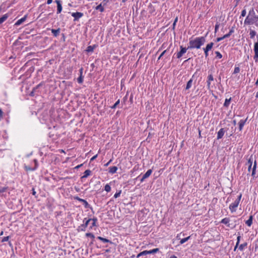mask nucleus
Returning <instances> with one entry per match:
<instances>
[{
	"instance_id": "nucleus-31",
	"label": "nucleus",
	"mask_w": 258,
	"mask_h": 258,
	"mask_svg": "<svg viewBox=\"0 0 258 258\" xmlns=\"http://www.w3.org/2000/svg\"><path fill=\"white\" fill-rule=\"evenodd\" d=\"M213 45H214V43L213 42H210V43L207 44L206 45V47H205V48H207L208 49H209V50L210 51L212 49V48H213Z\"/></svg>"
},
{
	"instance_id": "nucleus-14",
	"label": "nucleus",
	"mask_w": 258,
	"mask_h": 258,
	"mask_svg": "<svg viewBox=\"0 0 258 258\" xmlns=\"http://www.w3.org/2000/svg\"><path fill=\"white\" fill-rule=\"evenodd\" d=\"M256 168V160L254 159V163H253V167L252 168V172H251V176H252L253 179H254L256 177L255 176Z\"/></svg>"
},
{
	"instance_id": "nucleus-42",
	"label": "nucleus",
	"mask_w": 258,
	"mask_h": 258,
	"mask_svg": "<svg viewBox=\"0 0 258 258\" xmlns=\"http://www.w3.org/2000/svg\"><path fill=\"white\" fill-rule=\"evenodd\" d=\"M86 237H91V238H92L93 239L95 238L94 235L93 233H86Z\"/></svg>"
},
{
	"instance_id": "nucleus-19",
	"label": "nucleus",
	"mask_w": 258,
	"mask_h": 258,
	"mask_svg": "<svg viewBox=\"0 0 258 258\" xmlns=\"http://www.w3.org/2000/svg\"><path fill=\"white\" fill-rule=\"evenodd\" d=\"M247 118H246L245 120L241 119L239 121L238 124H239V130L240 131H241L242 130L243 127L244 125V124L247 120Z\"/></svg>"
},
{
	"instance_id": "nucleus-52",
	"label": "nucleus",
	"mask_w": 258,
	"mask_h": 258,
	"mask_svg": "<svg viewBox=\"0 0 258 258\" xmlns=\"http://www.w3.org/2000/svg\"><path fill=\"white\" fill-rule=\"evenodd\" d=\"M254 59L255 61H257L258 59V53L254 52Z\"/></svg>"
},
{
	"instance_id": "nucleus-38",
	"label": "nucleus",
	"mask_w": 258,
	"mask_h": 258,
	"mask_svg": "<svg viewBox=\"0 0 258 258\" xmlns=\"http://www.w3.org/2000/svg\"><path fill=\"white\" fill-rule=\"evenodd\" d=\"M215 53L216 55V57L217 58L220 59L222 57V55L221 54V53L220 52L216 51H215Z\"/></svg>"
},
{
	"instance_id": "nucleus-62",
	"label": "nucleus",
	"mask_w": 258,
	"mask_h": 258,
	"mask_svg": "<svg viewBox=\"0 0 258 258\" xmlns=\"http://www.w3.org/2000/svg\"><path fill=\"white\" fill-rule=\"evenodd\" d=\"M175 26H176V24H175V23H173V25H172V29L173 30H175Z\"/></svg>"
},
{
	"instance_id": "nucleus-43",
	"label": "nucleus",
	"mask_w": 258,
	"mask_h": 258,
	"mask_svg": "<svg viewBox=\"0 0 258 258\" xmlns=\"http://www.w3.org/2000/svg\"><path fill=\"white\" fill-rule=\"evenodd\" d=\"M240 72V68L238 67H235L234 68L233 74H237Z\"/></svg>"
},
{
	"instance_id": "nucleus-57",
	"label": "nucleus",
	"mask_w": 258,
	"mask_h": 258,
	"mask_svg": "<svg viewBox=\"0 0 258 258\" xmlns=\"http://www.w3.org/2000/svg\"><path fill=\"white\" fill-rule=\"evenodd\" d=\"M3 111L2 109L0 108V120L3 118Z\"/></svg>"
},
{
	"instance_id": "nucleus-49",
	"label": "nucleus",
	"mask_w": 258,
	"mask_h": 258,
	"mask_svg": "<svg viewBox=\"0 0 258 258\" xmlns=\"http://www.w3.org/2000/svg\"><path fill=\"white\" fill-rule=\"evenodd\" d=\"M167 49L165 50L164 51H163L159 56L158 60H159L164 55V54L167 52Z\"/></svg>"
},
{
	"instance_id": "nucleus-61",
	"label": "nucleus",
	"mask_w": 258,
	"mask_h": 258,
	"mask_svg": "<svg viewBox=\"0 0 258 258\" xmlns=\"http://www.w3.org/2000/svg\"><path fill=\"white\" fill-rule=\"evenodd\" d=\"M83 164H80V165H77V166L75 167V168H76V169H78V168H80L81 167H82V166H83Z\"/></svg>"
},
{
	"instance_id": "nucleus-55",
	"label": "nucleus",
	"mask_w": 258,
	"mask_h": 258,
	"mask_svg": "<svg viewBox=\"0 0 258 258\" xmlns=\"http://www.w3.org/2000/svg\"><path fill=\"white\" fill-rule=\"evenodd\" d=\"M61 35H62L61 40H62V41H63V42H64V41H66V36H65V35H64V34L62 33V34H61Z\"/></svg>"
},
{
	"instance_id": "nucleus-46",
	"label": "nucleus",
	"mask_w": 258,
	"mask_h": 258,
	"mask_svg": "<svg viewBox=\"0 0 258 258\" xmlns=\"http://www.w3.org/2000/svg\"><path fill=\"white\" fill-rule=\"evenodd\" d=\"M246 10L245 9L243 10L241 12V15L240 16V18L241 17H244L246 15Z\"/></svg>"
},
{
	"instance_id": "nucleus-8",
	"label": "nucleus",
	"mask_w": 258,
	"mask_h": 258,
	"mask_svg": "<svg viewBox=\"0 0 258 258\" xmlns=\"http://www.w3.org/2000/svg\"><path fill=\"white\" fill-rule=\"evenodd\" d=\"M229 221L230 220L228 218H225L221 220V223L226 225L227 226L231 229L234 228L236 227V224H234L233 226H231L230 223H229Z\"/></svg>"
},
{
	"instance_id": "nucleus-17",
	"label": "nucleus",
	"mask_w": 258,
	"mask_h": 258,
	"mask_svg": "<svg viewBox=\"0 0 258 258\" xmlns=\"http://www.w3.org/2000/svg\"><path fill=\"white\" fill-rule=\"evenodd\" d=\"M27 17V15H25L23 18H22L21 19L18 20L16 22V23L15 24V25L19 26V25L22 24L25 21V20H26Z\"/></svg>"
},
{
	"instance_id": "nucleus-18",
	"label": "nucleus",
	"mask_w": 258,
	"mask_h": 258,
	"mask_svg": "<svg viewBox=\"0 0 258 258\" xmlns=\"http://www.w3.org/2000/svg\"><path fill=\"white\" fill-rule=\"evenodd\" d=\"M91 173H92V171L89 169H87V170H85V172H84L83 176H82L81 177V178L82 179L83 178H87L89 176H90L91 175Z\"/></svg>"
},
{
	"instance_id": "nucleus-1",
	"label": "nucleus",
	"mask_w": 258,
	"mask_h": 258,
	"mask_svg": "<svg viewBox=\"0 0 258 258\" xmlns=\"http://www.w3.org/2000/svg\"><path fill=\"white\" fill-rule=\"evenodd\" d=\"M207 34L208 33L206 34L205 36L196 37L195 39L192 40L189 39L188 43L189 45L187 46V48H201V47L206 42V36Z\"/></svg>"
},
{
	"instance_id": "nucleus-45",
	"label": "nucleus",
	"mask_w": 258,
	"mask_h": 258,
	"mask_svg": "<svg viewBox=\"0 0 258 258\" xmlns=\"http://www.w3.org/2000/svg\"><path fill=\"white\" fill-rule=\"evenodd\" d=\"M7 189L8 187L7 186L0 187V192H4L7 191Z\"/></svg>"
},
{
	"instance_id": "nucleus-3",
	"label": "nucleus",
	"mask_w": 258,
	"mask_h": 258,
	"mask_svg": "<svg viewBox=\"0 0 258 258\" xmlns=\"http://www.w3.org/2000/svg\"><path fill=\"white\" fill-rule=\"evenodd\" d=\"M159 251V249L158 248L153 249L150 250H144L141 252H140L137 255V258H139L140 257L144 255H146L148 254H154Z\"/></svg>"
},
{
	"instance_id": "nucleus-11",
	"label": "nucleus",
	"mask_w": 258,
	"mask_h": 258,
	"mask_svg": "<svg viewBox=\"0 0 258 258\" xmlns=\"http://www.w3.org/2000/svg\"><path fill=\"white\" fill-rule=\"evenodd\" d=\"M54 2L57 4V14H59L61 13L62 9L61 1L60 0H55Z\"/></svg>"
},
{
	"instance_id": "nucleus-50",
	"label": "nucleus",
	"mask_w": 258,
	"mask_h": 258,
	"mask_svg": "<svg viewBox=\"0 0 258 258\" xmlns=\"http://www.w3.org/2000/svg\"><path fill=\"white\" fill-rule=\"evenodd\" d=\"M9 238H10V236H6V237H4L2 240V242H6V241H7L9 240Z\"/></svg>"
},
{
	"instance_id": "nucleus-10",
	"label": "nucleus",
	"mask_w": 258,
	"mask_h": 258,
	"mask_svg": "<svg viewBox=\"0 0 258 258\" xmlns=\"http://www.w3.org/2000/svg\"><path fill=\"white\" fill-rule=\"evenodd\" d=\"M152 173V169H149L142 176V177L140 179L141 182H143L144 180L148 177H149Z\"/></svg>"
},
{
	"instance_id": "nucleus-54",
	"label": "nucleus",
	"mask_w": 258,
	"mask_h": 258,
	"mask_svg": "<svg viewBox=\"0 0 258 258\" xmlns=\"http://www.w3.org/2000/svg\"><path fill=\"white\" fill-rule=\"evenodd\" d=\"M240 238H241V236H237V242H236V245H239V242H240Z\"/></svg>"
},
{
	"instance_id": "nucleus-22",
	"label": "nucleus",
	"mask_w": 258,
	"mask_h": 258,
	"mask_svg": "<svg viewBox=\"0 0 258 258\" xmlns=\"http://www.w3.org/2000/svg\"><path fill=\"white\" fill-rule=\"evenodd\" d=\"M117 170V167L116 166H111L108 168V172L110 173L114 174L115 173Z\"/></svg>"
},
{
	"instance_id": "nucleus-6",
	"label": "nucleus",
	"mask_w": 258,
	"mask_h": 258,
	"mask_svg": "<svg viewBox=\"0 0 258 258\" xmlns=\"http://www.w3.org/2000/svg\"><path fill=\"white\" fill-rule=\"evenodd\" d=\"M239 204V202L235 200L233 203L230 205L229 209L231 213L236 212V208H237Z\"/></svg>"
},
{
	"instance_id": "nucleus-39",
	"label": "nucleus",
	"mask_w": 258,
	"mask_h": 258,
	"mask_svg": "<svg viewBox=\"0 0 258 258\" xmlns=\"http://www.w3.org/2000/svg\"><path fill=\"white\" fill-rule=\"evenodd\" d=\"M44 84V83L43 82L39 83L38 85H37L35 87L33 88V91H36L37 89H38L39 87L42 86Z\"/></svg>"
},
{
	"instance_id": "nucleus-30",
	"label": "nucleus",
	"mask_w": 258,
	"mask_h": 258,
	"mask_svg": "<svg viewBox=\"0 0 258 258\" xmlns=\"http://www.w3.org/2000/svg\"><path fill=\"white\" fill-rule=\"evenodd\" d=\"M249 35H250V38L252 39L255 36L256 32L254 30L250 29V32H249Z\"/></svg>"
},
{
	"instance_id": "nucleus-37",
	"label": "nucleus",
	"mask_w": 258,
	"mask_h": 258,
	"mask_svg": "<svg viewBox=\"0 0 258 258\" xmlns=\"http://www.w3.org/2000/svg\"><path fill=\"white\" fill-rule=\"evenodd\" d=\"M204 51V53H205V57L207 58L208 56H209V51H210L209 49H208L207 48H203Z\"/></svg>"
},
{
	"instance_id": "nucleus-34",
	"label": "nucleus",
	"mask_w": 258,
	"mask_h": 258,
	"mask_svg": "<svg viewBox=\"0 0 258 258\" xmlns=\"http://www.w3.org/2000/svg\"><path fill=\"white\" fill-rule=\"evenodd\" d=\"M254 52L258 53V40L254 44Z\"/></svg>"
},
{
	"instance_id": "nucleus-40",
	"label": "nucleus",
	"mask_w": 258,
	"mask_h": 258,
	"mask_svg": "<svg viewBox=\"0 0 258 258\" xmlns=\"http://www.w3.org/2000/svg\"><path fill=\"white\" fill-rule=\"evenodd\" d=\"M219 26L220 23L219 22H217L215 26V33H216V32L218 31Z\"/></svg>"
},
{
	"instance_id": "nucleus-44",
	"label": "nucleus",
	"mask_w": 258,
	"mask_h": 258,
	"mask_svg": "<svg viewBox=\"0 0 258 258\" xmlns=\"http://www.w3.org/2000/svg\"><path fill=\"white\" fill-rule=\"evenodd\" d=\"M120 100L118 99L115 103L111 107V108L114 109L116 107V106L119 104Z\"/></svg>"
},
{
	"instance_id": "nucleus-23",
	"label": "nucleus",
	"mask_w": 258,
	"mask_h": 258,
	"mask_svg": "<svg viewBox=\"0 0 258 258\" xmlns=\"http://www.w3.org/2000/svg\"><path fill=\"white\" fill-rule=\"evenodd\" d=\"M253 216L250 215L249 219L245 221V224L249 227L251 226L252 224Z\"/></svg>"
},
{
	"instance_id": "nucleus-26",
	"label": "nucleus",
	"mask_w": 258,
	"mask_h": 258,
	"mask_svg": "<svg viewBox=\"0 0 258 258\" xmlns=\"http://www.w3.org/2000/svg\"><path fill=\"white\" fill-rule=\"evenodd\" d=\"M93 221V222L92 223V225L90 227V229H92L93 227L94 226H97L96 225V222L97 221V219L96 217H93L92 219H91Z\"/></svg>"
},
{
	"instance_id": "nucleus-33",
	"label": "nucleus",
	"mask_w": 258,
	"mask_h": 258,
	"mask_svg": "<svg viewBox=\"0 0 258 258\" xmlns=\"http://www.w3.org/2000/svg\"><path fill=\"white\" fill-rule=\"evenodd\" d=\"M190 238V236H189L187 237H185V238H182L180 240V244H183L184 243H185V242H186L188 239H189Z\"/></svg>"
},
{
	"instance_id": "nucleus-28",
	"label": "nucleus",
	"mask_w": 258,
	"mask_h": 258,
	"mask_svg": "<svg viewBox=\"0 0 258 258\" xmlns=\"http://www.w3.org/2000/svg\"><path fill=\"white\" fill-rule=\"evenodd\" d=\"M103 7L104 6L101 4H100L95 8V9L96 10L100 11L101 12H103L104 11V9Z\"/></svg>"
},
{
	"instance_id": "nucleus-2",
	"label": "nucleus",
	"mask_w": 258,
	"mask_h": 258,
	"mask_svg": "<svg viewBox=\"0 0 258 258\" xmlns=\"http://www.w3.org/2000/svg\"><path fill=\"white\" fill-rule=\"evenodd\" d=\"M244 23L245 25L255 24L256 26L258 27V16L255 15L253 8L251 9L249 11Z\"/></svg>"
},
{
	"instance_id": "nucleus-51",
	"label": "nucleus",
	"mask_w": 258,
	"mask_h": 258,
	"mask_svg": "<svg viewBox=\"0 0 258 258\" xmlns=\"http://www.w3.org/2000/svg\"><path fill=\"white\" fill-rule=\"evenodd\" d=\"M109 2V0H103L101 3L103 6H105Z\"/></svg>"
},
{
	"instance_id": "nucleus-58",
	"label": "nucleus",
	"mask_w": 258,
	"mask_h": 258,
	"mask_svg": "<svg viewBox=\"0 0 258 258\" xmlns=\"http://www.w3.org/2000/svg\"><path fill=\"white\" fill-rule=\"evenodd\" d=\"M112 159H110L107 163L104 164V166L107 167L112 162Z\"/></svg>"
},
{
	"instance_id": "nucleus-47",
	"label": "nucleus",
	"mask_w": 258,
	"mask_h": 258,
	"mask_svg": "<svg viewBox=\"0 0 258 258\" xmlns=\"http://www.w3.org/2000/svg\"><path fill=\"white\" fill-rule=\"evenodd\" d=\"M225 38H226V37H225V35H224L223 36L221 37H218L216 40V42H219L222 40H223Z\"/></svg>"
},
{
	"instance_id": "nucleus-59",
	"label": "nucleus",
	"mask_w": 258,
	"mask_h": 258,
	"mask_svg": "<svg viewBox=\"0 0 258 258\" xmlns=\"http://www.w3.org/2000/svg\"><path fill=\"white\" fill-rule=\"evenodd\" d=\"M83 68L82 67L79 70L80 75H83Z\"/></svg>"
},
{
	"instance_id": "nucleus-25",
	"label": "nucleus",
	"mask_w": 258,
	"mask_h": 258,
	"mask_svg": "<svg viewBox=\"0 0 258 258\" xmlns=\"http://www.w3.org/2000/svg\"><path fill=\"white\" fill-rule=\"evenodd\" d=\"M231 100V98L230 97L229 99H226L225 100V102L223 104L224 107H228L229 106V104L230 103Z\"/></svg>"
},
{
	"instance_id": "nucleus-41",
	"label": "nucleus",
	"mask_w": 258,
	"mask_h": 258,
	"mask_svg": "<svg viewBox=\"0 0 258 258\" xmlns=\"http://www.w3.org/2000/svg\"><path fill=\"white\" fill-rule=\"evenodd\" d=\"M121 193V190H120L118 192H116L114 195V198L115 199L118 198L120 196Z\"/></svg>"
},
{
	"instance_id": "nucleus-60",
	"label": "nucleus",
	"mask_w": 258,
	"mask_h": 258,
	"mask_svg": "<svg viewBox=\"0 0 258 258\" xmlns=\"http://www.w3.org/2000/svg\"><path fill=\"white\" fill-rule=\"evenodd\" d=\"M97 157V154L94 155L93 157H92L91 159H90V161H93L94 160H95Z\"/></svg>"
},
{
	"instance_id": "nucleus-9",
	"label": "nucleus",
	"mask_w": 258,
	"mask_h": 258,
	"mask_svg": "<svg viewBox=\"0 0 258 258\" xmlns=\"http://www.w3.org/2000/svg\"><path fill=\"white\" fill-rule=\"evenodd\" d=\"M72 16L74 18V21H78L80 18L83 17V13L81 12L72 13Z\"/></svg>"
},
{
	"instance_id": "nucleus-64",
	"label": "nucleus",
	"mask_w": 258,
	"mask_h": 258,
	"mask_svg": "<svg viewBox=\"0 0 258 258\" xmlns=\"http://www.w3.org/2000/svg\"><path fill=\"white\" fill-rule=\"evenodd\" d=\"M170 258H177L176 256L173 255L170 257Z\"/></svg>"
},
{
	"instance_id": "nucleus-24",
	"label": "nucleus",
	"mask_w": 258,
	"mask_h": 258,
	"mask_svg": "<svg viewBox=\"0 0 258 258\" xmlns=\"http://www.w3.org/2000/svg\"><path fill=\"white\" fill-rule=\"evenodd\" d=\"M9 15L8 14H6L4 15L2 17L0 18V24H2L4 22H5L9 17Z\"/></svg>"
},
{
	"instance_id": "nucleus-5",
	"label": "nucleus",
	"mask_w": 258,
	"mask_h": 258,
	"mask_svg": "<svg viewBox=\"0 0 258 258\" xmlns=\"http://www.w3.org/2000/svg\"><path fill=\"white\" fill-rule=\"evenodd\" d=\"M74 199L76 200L83 204L85 208H90L92 211L93 210L92 207L88 204V203L85 200L81 199L78 196L74 197Z\"/></svg>"
},
{
	"instance_id": "nucleus-27",
	"label": "nucleus",
	"mask_w": 258,
	"mask_h": 258,
	"mask_svg": "<svg viewBox=\"0 0 258 258\" xmlns=\"http://www.w3.org/2000/svg\"><path fill=\"white\" fill-rule=\"evenodd\" d=\"M234 27H232L231 29L230 30L229 32H228V33L224 35H225V37H226V38H228L231 35L234 33Z\"/></svg>"
},
{
	"instance_id": "nucleus-56",
	"label": "nucleus",
	"mask_w": 258,
	"mask_h": 258,
	"mask_svg": "<svg viewBox=\"0 0 258 258\" xmlns=\"http://www.w3.org/2000/svg\"><path fill=\"white\" fill-rule=\"evenodd\" d=\"M32 195H33V196H35V197L36 198V197H37L36 196V191H35V190L34 188H32Z\"/></svg>"
},
{
	"instance_id": "nucleus-20",
	"label": "nucleus",
	"mask_w": 258,
	"mask_h": 258,
	"mask_svg": "<svg viewBox=\"0 0 258 258\" xmlns=\"http://www.w3.org/2000/svg\"><path fill=\"white\" fill-rule=\"evenodd\" d=\"M51 31L53 36L54 37H57L60 33V29L59 28H58L57 29H52Z\"/></svg>"
},
{
	"instance_id": "nucleus-29",
	"label": "nucleus",
	"mask_w": 258,
	"mask_h": 258,
	"mask_svg": "<svg viewBox=\"0 0 258 258\" xmlns=\"http://www.w3.org/2000/svg\"><path fill=\"white\" fill-rule=\"evenodd\" d=\"M192 83V79L191 78L187 82L186 87H185V90H188L191 87Z\"/></svg>"
},
{
	"instance_id": "nucleus-48",
	"label": "nucleus",
	"mask_w": 258,
	"mask_h": 258,
	"mask_svg": "<svg viewBox=\"0 0 258 258\" xmlns=\"http://www.w3.org/2000/svg\"><path fill=\"white\" fill-rule=\"evenodd\" d=\"M25 169L26 171H32V170H34L35 169V168H32L30 167L27 166H25Z\"/></svg>"
},
{
	"instance_id": "nucleus-35",
	"label": "nucleus",
	"mask_w": 258,
	"mask_h": 258,
	"mask_svg": "<svg viewBox=\"0 0 258 258\" xmlns=\"http://www.w3.org/2000/svg\"><path fill=\"white\" fill-rule=\"evenodd\" d=\"M84 76L83 75H80L79 78L77 79L78 83L82 84L83 82Z\"/></svg>"
},
{
	"instance_id": "nucleus-21",
	"label": "nucleus",
	"mask_w": 258,
	"mask_h": 258,
	"mask_svg": "<svg viewBox=\"0 0 258 258\" xmlns=\"http://www.w3.org/2000/svg\"><path fill=\"white\" fill-rule=\"evenodd\" d=\"M97 238L100 241H102L103 243H110L111 244L112 243V241H111L110 240L102 237L101 236H98Z\"/></svg>"
},
{
	"instance_id": "nucleus-15",
	"label": "nucleus",
	"mask_w": 258,
	"mask_h": 258,
	"mask_svg": "<svg viewBox=\"0 0 258 258\" xmlns=\"http://www.w3.org/2000/svg\"><path fill=\"white\" fill-rule=\"evenodd\" d=\"M225 131L224 128H221L217 133V139L219 140V139H222L225 134Z\"/></svg>"
},
{
	"instance_id": "nucleus-63",
	"label": "nucleus",
	"mask_w": 258,
	"mask_h": 258,
	"mask_svg": "<svg viewBox=\"0 0 258 258\" xmlns=\"http://www.w3.org/2000/svg\"><path fill=\"white\" fill-rule=\"evenodd\" d=\"M52 2V0H47V4L49 5Z\"/></svg>"
},
{
	"instance_id": "nucleus-16",
	"label": "nucleus",
	"mask_w": 258,
	"mask_h": 258,
	"mask_svg": "<svg viewBox=\"0 0 258 258\" xmlns=\"http://www.w3.org/2000/svg\"><path fill=\"white\" fill-rule=\"evenodd\" d=\"M97 47H98L97 44H94L93 45H89L87 47V48L86 49V51L88 53L92 52H93L94 49H95Z\"/></svg>"
},
{
	"instance_id": "nucleus-12",
	"label": "nucleus",
	"mask_w": 258,
	"mask_h": 258,
	"mask_svg": "<svg viewBox=\"0 0 258 258\" xmlns=\"http://www.w3.org/2000/svg\"><path fill=\"white\" fill-rule=\"evenodd\" d=\"M253 156L251 155L250 156L249 158L248 159V160L247 161V162L246 163V165H248V171L249 172L250 171V170L251 169V167H252V163H253Z\"/></svg>"
},
{
	"instance_id": "nucleus-4",
	"label": "nucleus",
	"mask_w": 258,
	"mask_h": 258,
	"mask_svg": "<svg viewBox=\"0 0 258 258\" xmlns=\"http://www.w3.org/2000/svg\"><path fill=\"white\" fill-rule=\"evenodd\" d=\"M91 220H92L91 218H90V219L85 218L83 220L84 224H82L79 227L78 230L85 231L86 230V228L88 226L90 221H91Z\"/></svg>"
},
{
	"instance_id": "nucleus-32",
	"label": "nucleus",
	"mask_w": 258,
	"mask_h": 258,
	"mask_svg": "<svg viewBox=\"0 0 258 258\" xmlns=\"http://www.w3.org/2000/svg\"><path fill=\"white\" fill-rule=\"evenodd\" d=\"M247 242H245L243 244H240L239 246V247H238V249L240 250V251H242L243 250V249L244 248V247H246L247 246Z\"/></svg>"
},
{
	"instance_id": "nucleus-7",
	"label": "nucleus",
	"mask_w": 258,
	"mask_h": 258,
	"mask_svg": "<svg viewBox=\"0 0 258 258\" xmlns=\"http://www.w3.org/2000/svg\"><path fill=\"white\" fill-rule=\"evenodd\" d=\"M180 51L178 52L176 54V57L177 58H180L184 53H185L187 49H189V48L184 47L182 46H180Z\"/></svg>"
},
{
	"instance_id": "nucleus-36",
	"label": "nucleus",
	"mask_w": 258,
	"mask_h": 258,
	"mask_svg": "<svg viewBox=\"0 0 258 258\" xmlns=\"http://www.w3.org/2000/svg\"><path fill=\"white\" fill-rule=\"evenodd\" d=\"M104 190L107 192H109L111 191V187L109 184H107L105 185L104 187Z\"/></svg>"
},
{
	"instance_id": "nucleus-53",
	"label": "nucleus",
	"mask_w": 258,
	"mask_h": 258,
	"mask_svg": "<svg viewBox=\"0 0 258 258\" xmlns=\"http://www.w3.org/2000/svg\"><path fill=\"white\" fill-rule=\"evenodd\" d=\"M241 197H242V194H240V195L238 196V197H237V199L236 200V201H238V202L240 203V201L241 200Z\"/></svg>"
},
{
	"instance_id": "nucleus-13",
	"label": "nucleus",
	"mask_w": 258,
	"mask_h": 258,
	"mask_svg": "<svg viewBox=\"0 0 258 258\" xmlns=\"http://www.w3.org/2000/svg\"><path fill=\"white\" fill-rule=\"evenodd\" d=\"M214 80L213 76L212 74L209 75L208 76V80L207 81V86L208 90H210L211 88V82Z\"/></svg>"
}]
</instances>
